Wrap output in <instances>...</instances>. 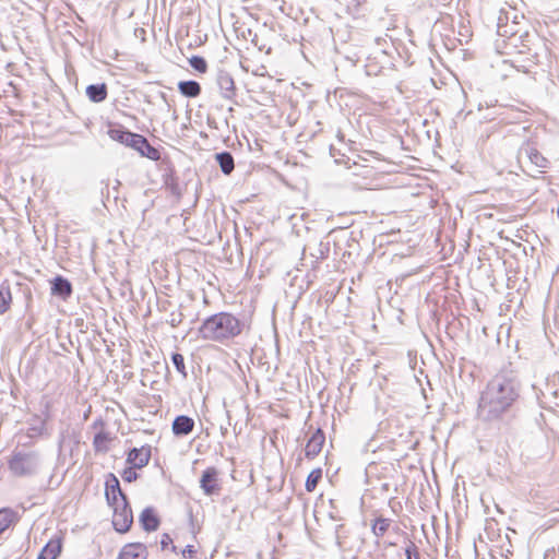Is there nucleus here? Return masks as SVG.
Masks as SVG:
<instances>
[{"label":"nucleus","instance_id":"nucleus-17","mask_svg":"<svg viewBox=\"0 0 559 559\" xmlns=\"http://www.w3.org/2000/svg\"><path fill=\"white\" fill-rule=\"evenodd\" d=\"M178 90L183 96L190 98L201 94V85L197 81H181L178 83Z\"/></svg>","mask_w":559,"mask_h":559},{"label":"nucleus","instance_id":"nucleus-5","mask_svg":"<svg viewBox=\"0 0 559 559\" xmlns=\"http://www.w3.org/2000/svg\"><path fill=\"white\" fill-rule=\"evenodd\" d=\"M105 497L111 509L128 504L127 497L122 492L119 480L114 474H109L106 478Z\"/></svg>","mask_w":559,"mask_h":559},{"label":"nucleus","instance_id":"nucleus-4","mask_svg":"<svg viewBox=\"0 0 559 559\" xmlns=\"http://www.w3.org/2000/svg\"><path fill=\"white\" fill-rule=\"evenodd\" d=\"M8 466L14 476L31 475L34 471L33 456L31 453L14 452L8 461Z\"/></svg>","mask_w":559,"mask_h":559},{"label":"nucleus","instance_id":"nucleus-21","mask_svg":"<svg viewBox=\"0 0 559 559\" xmlns=\"http://www.w3.org/2000/svg\"><path fill=\"white\" fill-rule=\"evenodd\" d=\"M136 152L152 160H158L160 158L159 151L156 147L152 146L146 140V138L143 139V144H141V148H138Z\"/></svg>","mask_w":559,"mask_h":559},{"label":"nucleus","instance_id":"nucleus-8","mask_svg":"<svg viewBox=\"0 0 559 559\" xmlns=\"http://www.w3.org/2000/svg\"><path fill=\"white\" fill-rule=\"evenodd\" d=\"M152 456V448L148 444L131 449L127 454V464L141 469L145 467Z\"/></svg>","mask_w":559,"mask_h":559},{"label":"nucleus","instance_id":"nucleus-3","mask_svg":"<svg viewBox=\"0 0 559 559\" xmlns=\"http://www.w3.org/2000/svg\"><path fill=\"white\" fill-rule=\"evenodd\" d=\"M199 484L205 496L219 495L223 484L219 469L215 466H207L202 472Z\"/></svg>","mask_w":559,"mask_h":559},{"label":"nucleus","instance_id":"nucleus-26","mask_svg":"<svg viewBox=\"0 0 559 559\" xmlns=\"http://www.w3.org/2000/svg\"><path fill=\"white\" fill-rule=\"evenodd\" d=\"M171 360H173V364L175 365L176 369L180 373L186 374L185 357L179 353H175L171 357Z\"/></svg>","mask_w":559,"mask_h":559},{"label":"nucleus","instance_id":"nucleus-28","mask_svg":"<svg viewBox=\"0 0 559 559\" xmlns=\"http://www.w3.org/2000/svg\"><path fill=\"white\" fill-rule=\"evenodd\" d=\"M160 546L162 549H167L168 547H171V549L175 551L176 547L173 545V538L169 534L165 533L162 535L160 538Z\"/></svg>","mask_w":559,"mask_h":559},{"label":"nucleus","instance_id":"nucleus-18","mask_svg":"<svg viewBox=\"0 0 559 559\" xmlns=\"http://www.w3.org/2000/svg\"><path fill=\"white\" fill-rule=\"evenodd\" d=\"M12 304V293L9 284L0 285V313H5Z\"/></svg>","mask_w":559,"mask_h":559},{"label":"nucleus","instance_id":"nucleus-22","mask_svg":"<svg viewBox=\"0 0 559 559\" xmlns=\"http://www.w3.org/2000/svg\"><path fill=\"white\" fill-rule=\"evenodd\" d=\"M390 524L389 519L379 516L373 521L371 531L374 536L382 537L389 531Z\"/></svg>","mask_w":559,"mask_h":559},{"label":"nucleus","instance_id":"nucleus-7","mask_svg":"<svg viewBox=\"0 0 559 559\" xmlns=\"http://www.w3.org/2000/svg\"><path fill=\"white\" fill-rule=\"evenodd\" d=\"M112 525L114 528L120 533L124 534L130 531L133 523L132 510L128 504L112 509Z\"/></svg>","mask_w":559,"mask_h":559},{"label":"nucleus","instance_id":"nucleus-24","mask_svg":"<svg viewBox=\"0 0 559 559\" xmlns=\"http://www.w3.org/2000/svg\"><path fill=\"white\" fill-rule=\"evenodd\" d=\"M190 66L199 73H205L207 71V63L204 58L199 56H192L189 59Z\"/></svg>","mask_w":559,"mask_h":559},{"label":"nucleus","instance_id":"nucleus-30","mask_svg":"<svg viewBox=\"0 0 559 559\" xmlns=\"http://www.w3.org/2000/svg\"><path fill=\"white\" fill-rule=\"evenodd\" d=\"M405 552L407 559H419L417 547L413 543L406 548Z\"/></svg>","mask_w":559,"mask_h":559},{"label":"nucleus","instance_id":"nucleus-16","mask_svg":"<svg viewBox=\"0 0 559 559\" xmlns=\"http://www.w3.org/2000/svg\"><path fill=\"white\" fill-rule=\"evenodd\" d=\"M140 522L145 531H155L159 525V519L152 509H145L140 515Z\"/></svg>","mask_w":559,"mask_h":559},{"label":"nucleus","instance_id":"nucleus-11","mask_svg":"<svg viewBox=\"0 0 559 559\" xmlns=\"http://www.w3.org/2000/svg\"><path fill=\"white\" fill-rule=\"evenodd\" d=\"M147 558V548L142 543H129L126 544L117 559H146Z\"/></svg>","mask_w":559,"mask_h":559},{"label":"nucleus","instance_id":"nucleus-9","mask_svg":"<svg viewBox=\"0 0 559 559\" xmlns=\"http://www.w3.org/2000/svg\"><path fill=\"white\" fill-rule=\"evenodd\" d=\"M111 140L122 143L138 151L143 144L144 136L122 129H111L108 132Z\"/></svg>","mask_w":559,"mask_h":559},{"label":"nucleus","instance_id":"nucleus-15","mask_svg":"<svg viewBox=\"0 0 559 559\" xmlns=\"http://www.w3.org/2000/svg\"><path fill=\"white\" fill-rule=\"evenodd\" d=\"M86 95L91 102L100 103L107 98V85L105 83L88 85L86 87Z\"/></svg>","mask_w":559,"mask_h":559},{"label":"nucleus","instance_id":"nucleus-31","mask_svg":"<svg viewBox=\"0 0 559 559\" xmlns=\"http://www.w3.org/2000/svg\"><path fill=\"white\" fill-rule=\"evenodd\" d=\"M556 522H559V520H556Z\"/></svg>","mask_w":559,"mask_h":559},{"label":"nucleus","instance_id":"nucleus-12","mask_svg":"<svg viewBox=\"0 0 559 559\" xmlns=\"http://www.w3.org/2000/svg\"><path fill=\"white\" fill-rule=\"evenodd\" d=\"M194 420L186 415L177 416L171 425L173 433L177 437L187 436L194 429Z\"/></svg>","mask_w":559,"mask_h":559},{"label":"nucleus","instance_id":"nucleus-2","mask_svg":"<svg viewBox=\"0 0 559 559\" xmlns=\"http://www.w3.org/2000/svg\"><path fill=\"white\" fill-rule=\"evenodd\" d=\"M241 321L230 312H218L206 318L200 329L201 338L225 343L240 335Z\"/></svg>","mask_w":559,"mask_h":559},{"label":"nucleus","instance_id":"nucleus-10","mask_svg":"<svg viewBox=\"0 0 559 559\" xmlns=\"http://www.w3.org/2000/svg\"><path fill=\"white\" fill-rule=\"evenodd\" d=\"M324 443H325V435L321 428H318L306 443V447H305L306 457L308 460H313L314 457H317L320 454V452L322 451Z\"/></svg>","mask_w":559,"mask_h":559},{"label":"nucleus","instance_id":"nucleus-27","mask_svg":"<svg viewBox=\"0 0 559 559\" xmlns=\"http://www.w3.org/2000/svg\"><path fill=\"white\" fill-rule=\"evenodd\" d=\"M135 469H136L135 467H132L130 465L128 467H126L121 473L122 479L127 483H132V481L136 480L138 474H136Z\"/></svg>","mask_w":559,"mask_h":559},{"label":"nucleus","instance_id":"nucleus-29","mask_svg":"<svg viewBox=\"0 0 559 559\" xmlns=\"http://www.w3.org/2000/svg\"><path fill=\"white\" fill-rule=\"evenodd\" d=\"M181 554L185 558L194 559L198 554V549L193 545H188L182 549Z\"/></svg>","mask_w":559,"mask_h":559},{"label":"nucleus","instance_id":"nucleus-20","mask_svg":"<svg viewBox=\"0 0 559 559\" xmlns=\"http://www.w3.org/2000/svg\"><path fill=\"white\" fill-rule=\"evenodd\" d=\"M322 475L323 471L321 467H317L309 473L305 484V488L308 492H313L316 490L318 484L322 479Z\"/></svg>","mask_w":559,"mask_h":559},{"label":"nucleus","instance_id":"nucleus-25","mask_svg":"<svg viewBox=\"0 0 559 559\" xmlns=\"http://www.w3.org/2000/svg\"><path fill=\"white\" fill-rule=\"evenodd\" d=\"M530 160L539 168H546L549 164L548 159L544 157L537 150L530 152Z\"/></svg>","mask_w":559,"mask_h":559},{"label":"nucleus","instance_id":"nucleus-6","mask_svg":"<svg viewBox=\"0 0 559 559\" xmlns=\"http://www.w3.org/2000/svg\"><path fill=\"white\" fill-rule=\"evenodd\" d=\"M93 426L94 428H98L93 438L94 451L102 454L107 453L111 449L116 437L106 429V425L103 420H96Z\"/></svg>","mask_w":559,"mask_h":559},{"label":"nucleus","instance_id":"nucleus-23","mask_svg":"<svg viewBox=\"0 0 559 559\" xmlns=\"http://www.w3.org/2000/svg\"><path fill=\"white\" fill-rule=\"evenodd\" d=\"M13 522V513L8 509L0 510V535L8 530Z\"/></svg>","mask_w":559,"mask_h":559},{"label":"nucleus","instance_id":"nucleus-13","mask_svg":"<svg viewBox=\"0 0 559 559\" xmlns=\"http://www.w3.org/2000/svg\"><path fill=\"white\" fill-rule=\"evenodd\" d=\"M51 294L67 299L72 294V285L67 278L58 275L51 281Z\"/></svg>","mask_w":559,"mask_h":559},{"label":"nucleus","instance_id":"nucleus-19","mask_svg":"<svg viewBox=\"0 0 559 559\" xmlns=\"http://www.w3.org/2000/svg\"><path fill=\"white\" fill-rule=\"evenodd\" d=\"M216 160L219 164L222 171L225 175L231 174L235 168L234 157L230 153L224 152L216 155Z\"/></svg>","mask_w":559,"mask_h":559},{"label":"nucleus","instance_id":"nucleus-14","mask_svg":"<svg viewBox=\"0 0 559 559\" xmlns=\"http://www.w3.org/2000/svg\"><path fill=\"white\" fill-rule=\"evenodd\" d=\"M62 550V539L60 537L51 538L41 549L37 559H57Z\"/></svg>","mask_w":559,"mask_h":559},{"label":"nucleus","instance_id":"nucleus-1","mask_svg":"<svg viewBox=\"0 0 559 559\" xmlns=\"http://www.w3.org/2000/svg\"><path fill=\"white\" fill-rule=\"evenodd\" d=\"M520 399V385L509 372L496 373L480 392L477 413L485 421L501 420Z\"/></svg>","mask_w":559,"mask_h":559}]
</instances>
